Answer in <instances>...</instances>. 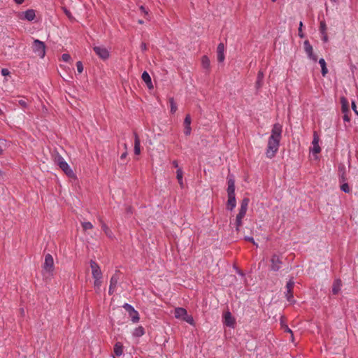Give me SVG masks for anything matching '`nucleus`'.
I'll return each mask as SVG.
<instances>
[{
	"label": "nucleus",
	"instance_id": "nucleus-24",
	"mask_svg": "<svg viewBox=\"0 0 358 358\" xmlns=\"http://www.w3.org/2000/svg\"><path fill=\"white\" fill-rule=\"evenodd\" d=\"M114 352L117 356H120L123 353L122 345L120 343H117L114 346Z\"/></svg>",
	"mask_w": 358,
	"mask_h": 358
},
{
	"label": "nucleus",
	"instance_id": "nucleus-36",
	"mask_svg": "<svg viewBox=\"0 0 358 358\" xmlns=\"http://www.w3.org/2000/svg\"><path fill=\"white\" fill-rule=\"evenodd\" d=\"M224 45L222 43H220L217 48V53H224Z\"/></svg>",
	"mask_w": 358,
	"mask_h": 358
},
{
	"label": "nucleus",
	"instance_id": "nucleus-59",
	"mask_svg": "<svg viewBox=\"0 0 358 358\" xmlns=\"http://www.w3.org/2000/svg\"><path fill=\"white\" fill-rule=\"evenodd\" d=\"M313 152V148H310V152Z\"/></svg>",
	"mask_w": 358,
	"mask_h": 358
},
{
	"label": "nucleus",
	"instance_id": "nucleus-23",
	"mask_svg": "<svg viewBox=\"0 0 358 358\" xmlns=\"http://www.w3.org/2000/svg\"><path fill=\"white\" fill-rule=\"evenodd\" d=\"M319 64H320V68H322V76H325L328 73V69L327 68L324 59H320L319 61Z\"/></svg>",
	"mask_w": 358,
	"mask_h": 358
},
{
	"label": "nucleus",
	"instance_id": "nucleus-58",
	"mask_svg": "<svg viewBox=\"0 0 358 358\" xmlns=\"http://www.w3.org/2000/svg\"><path fill=\"white\" fill-rule=\"evenodd\" d=\"M3 150L0 148V155L2 154Z\"/></svg>",
	"mask_w": 358,
	"mask_h": 358
},
{
	"label": "nucleus",
	"instance_id": "nucleus-35",
	"mask_svg": "<svg viewBox=\"0 0 358 358\" xmlns=\"http://www.w3.org/2000/svg\"><path fill=\"white\" fill-rule=\"evenodd\" d=\"M282 327L285 329V331L291 334V339H292V341H294V336H293V333H292V331L288 327L287 325L286 324H282Z\"/></svg>",
	"mask_w": 358,
	"mask_h": 358
},
{
	"label": "nucleus",
	"instance_id": "nucleus-19",
	"mask_svg": "<svg viewBox=\"0 0 358 358\" xmlns=\"http://www.w3.org/2000/svg\"><path fill=\"white\" fill-rule=\"evenodd\" d=\"M142 80L147 84L148 87H152L151 78L147 71H144L142 73Z\"/></svg>",
	"mask_w": 358,
	"mask_h": 358
},
{
	"label": "nucleus",
	"instance_id": "nucleus-62",
	"mask_svg": "<svg viewBox=\"0 0 358 358\" xmlns=\"http://www.w3.org/2000/svg\"><path fill=\"white\" fill-rule=\"evenodd\" d=\"M357 116H358V114H357Z\"/></svg>",
	"mask_w": 358,
	"mask_h": 358
},
{
	"label": "nucleus",
	"instance_id": "nucleus-5",
	"mask_svg": "<svg viewBox=\"0 0 358 358\" xmlns=\"http://www.w3.org/2000/svg\"><path fill=\"white\" fill-rule=\"evenodd\" d=\"M33 51L37 54V55L38 57H40L41 58H43L45 57V44L36 39L34 41V43H33Z\"/></svg>",
	"mask_w": 358,
	"mask_h": 358
},
{
	"label": "nucleus",
	"instance_id": "nucleus-53",
	"mask_svg": "<svg viewBox=\"0 0 358 358\" xmlns=\"http://www.w3.org/2000/svg\"><path fill=\"white\" fill-rule=\"evenodd\" d=\"M173 165L176 168H178V162H177V161H173Z\"/></svg>",
	"mask_w": 358,
	"mask_h": 358
},
{
	"label": "nucleus",
	"instance_id": "nucleus-44",
	"mask_svg": "<svg viewBox=\"0 0 358 358\" xmlns=\"http://www.w3.org/2000/svg\"><path fill=\"white\" fill-rule=\"evenodd\" d=\"M343 120L345 122H350V117L349 115V113H344L343 115Z\"/></svg>",
	"mask_w": 358,
	"mask_h": 358
},
{
	"label": "nucleus",
	"instance_id": "nucleus-13",
	"mask_svg": "<svg viewBox=\"0 0 358 358\" xmlns=\"http://www.w3.org/2000/svg\"><path fill=\"white\" fill-rule=\"evenodd\" d=\"M118 279H119V278L116 274L113 275L111 277L110 281L109 290H108V292L110 294H113L114 293V292L115 291V288H116L117 284L118 282Z\"/></svg>",
	"mask_w": 358,
	"mask_h": 358
},
{
	"label": "nucleus",
	"instance_id": "nucleus-28",
	"mask_svg": "<svg viewBox=\"0 0 358 358\" xmlns=\"http://www.w3.org/2000/svg\"><path fill=\"white\" fill-rule=\"evenodd\" d=\"M101 228L103 230V231L105 232V234H106L107 236H108L109 238H112L113 237V233L112 231H110V229L106 226V224L104 223H102V225H101Z\"/></svg>",
	"mask_w": 358,
	"mask_h": 358
},
{
	"label": "nucleus",
	"instance_id": "nucleus-60",
	"mask_svg": "<svg viewBox=\"0 0 358 358\" xmlns=\"http://www.w3.org/2000/svg\"><path fill=\"white\" fill-rule=\"evenodd\" d=\"M332 2H336V0H331Z\"/></svg>",
	"mask_w": 358,
	"mask_h": 358
},
{
	"label": "nucleus",
	"instance_id": "nucleus-4",
	"mask_svg": "<svg viewBox=\"0 0 358 358\" xmlns=\"http://www.w3.org/2000/svg\"><path fill=\"white\" fill-rule=\"evenodd\" d=\"M174 315L176 318L182 320L189 324H194L193 317L189 315L187 310L183 308H176L174 310Z\"/></svg>",
	"mask_w": 358,
	"mask_h": 358
},
{
	"label": "nucleus",
	"instance_id": "nucleus-14",
	"mask_svg": "<svg viewBox=\"0 0 358 358\" xmlns=\"http://www.w3.org/2000/svg\"><path fill=\"white\" fill-rule=\"evenodd\" d=\"M227 185V194H235V181L232 177H228Z\"/></svg>",
	"mask_w": 358,
	"mask_h": 358
},
{
	"label": "nucleus",
	"instance_id": "nucleus-61",
	"mask_svg": "<svg viewBox=\"0 0 358 358\" xmlns=\"http://www.w3.org/2000/svg\"><path fill=\"white\" fill-rule=\"evenodd\" d=\"M276 0H272V1L275 2Z\"/></svg>",
	"mask_w": 358,
	"mask_h": 358
},
{
	"label": "nucleus",
	"instance_id": "nucleus-33",
	"mask_svg": "<svg viewBox=\"0 0 358 358\" xmlns=\"http://www.w3.org/2000/svg\"><path fill=\"white\" fill-rule=\"evenodd\" d=\"M321 151V148L318 144V139L315 136V154L319 153Z\"/></svg>",
	"mask_w": 358,
	"mask_h": 358
},
{
	"label": "nucleus",
	"instance_id": "nucleus-1",
	"mask_svg": "<svg viewBox=\"0 0 358 358\" xmlns=\"http://www.w3.org/2000/svg\"><path fill=\"white\" fill-rule=\"evenodd\" d=\"M282 126L276 123L273 126L271 134L268 140L266 155L268 158H273L278 150L281 139Z\"/></svg>",
	"mask_w": 358,
	"mask_h": 358
},
{
	"label": "nucleus",
	"instance_id": "nucleus-51",
	"mask_svg": "<svg viewBox=\"0 0 358 358\" xmlns=\"http://www.w3.org/2000/svg\"><path fill=\"white\" fill-rule=\"evenodd\" d=\"M127 151H125L124 152H123V153L121 155V156H120V159H125V158H126V157H127Z\"/></svg>",
	"mask_w": 358,
	"mask_h": 358
},
{
	"label": "nucleus",
	"instance_id": "nucleus-10",
	"mask_svg": "<svg viewBox=\"0 0 358 358\" xmlns=\"http://www.w3.org/2000/svg\"><path fill=\"white\" fill-rule=\"evenodd\" d=\"M90 267L94 279L102 278V272L99 266L94 260L90 261Z\"/></svg>",
	"mask_w": 358,
	"mask_h": 358
},
{
	"label": "nucleus",
	"instance_id": "nucleus-2",
	"mask_svg": "<svg viewBox=\"0 0 358 358\" xmlns=\"http://www.w3.org/2000/svg\"><path fill=\"white\" fill-rule=\"evenodd\" d=\"M54 162L56 164H57L59 168L69 177L74 176V173L73 170L70 168L67 162L64 160V159L58 153L54 155L53 156Z\"/></svg>",
	"mask_w": 358,
	"mask_h": 358
},
{
	"label": "nucleus",
	"instance_id": "nucleus-46",
	"mask_svg": "<svg viewBox=\"0 0 358 358\" xmlns=\"http://www.w3.org/2000/svg\"><path fill=\"white\" fill-rule=\"evenodd\" d=\"M352 109L355 113V114H358V110H357V106L354 101H352Z\"/></svg>",
	"mask_w": 358,
	"mask_h": 358
},
{
	"label": "nucleus",
	"instance_id": "nucleus-7",
	"mask_svg": "<svg viewBox=\"0 0 358 358\" xmlns=\"http://www.w3.org/2000/svg\"><path fill=\"white\" fill-rule=\"evenodd\" d=\"M54 269V260L51 255L48 254L45 255V262L43 264V270L45 273L51 274Z\"/></svg>",
	"mask_w": 358,
	"mask_h": 358
},
{
	"label": "nucleus",
	"instance_id": "nucleus-45",
	"mask_svg": "<svg viewBox=\"0 0 358 358\" xmlns=\"http://www.w3.org/2000/svg\"><path fill=\"white\" fill-rule=\"evenodd\" d=\"M245 239L248 241H250L251 243H252L254 245H255L256 246H257V243H255L254 238L252 237H250V236H246L245 238Z\"/></svg>",
	"mask_w": 358,
	"mask_h": 358
},
{
	"label": "nucleus",
	"instance_id": "nucleus-9",
	"mask_svg": "<svg viewBox=\"0 0 358 358\" xmlns=\"http://www.w3.org/2000/svg\"><path fill=\"white\" fill-rule=\"evenodd\" d=\"M294 286V281L293 278L289 279V280L287 282L286 285V292H285V297L287 298V300L292 303L293 302V294H292V289Z\"/></svg>",
	"mask_w": 358,
	"mask_h": 358
},
{
	"label": "nucleus",
	"instance_id": "nucleus-32",
	"mask_svg": "<svg viewBox=\"0 0 358 358\" xmlns=\"http://www.w3.org/2000/svg\"><path fill=\"white\" fill-rule=\"evenodd\" d=\"M82 226L84 230L91 229L93 228V225L90 222H84L82 223Z\"/></svg>",
	"mask_w": 358,
	"mask_h": 358
},
{
	"label": "nucleus",
	"instance_id": "nucleus-54",
	"mask_svg": "<svg viewBox=\"0 0 358 358\" xmlns=\"http://www.w3.org/2000/svg\"><path fill=\"white\" fill-rule=\"evenodd\" d=\"M20 313H21V315H24V310L23 308L20 309Z\"/></svg>",
	"mask_w": 358,
	"mask_h": 358
},
{
	"label": "nucleus",
	"instance_id": "nucleus-30",
	"mask_svg": "<svg viewBox=\"0 0 358 358\" xmlns=\"http://www.w3.org/2000/svg\"><path fill=\"white\" fill-rule=\"evenodd\" d=\"M101 279L102 278L94 279V286L97 292L99 291L101 289V283H102Z\"/></svg>",
	"mask_w": 358,
	"mask_h": 358
},
{
	"label": "nucleus",
	"instance_id": "nucleus-47",
	"mask_svg": "<svg viewBox=\"0 0 358 358\" xmlns=\"http://www.w3.org/2000/svg\"><path fill=\"white\" fill-rule=\"evenodd\" d=\"M139 8L146 16L148 15V10L143 6H141Z\"/></svg>",
	"mask_w": 358,
	"mask_h": 358
},
{
	"label": "nucleus",
	"instance_id": "nucleus-43",
	"mask_svg": "<svg viewBox=\"0 0 358 358\" xmlns=\"http://www.w3.org/2000/svg\"><path fill=\"white\" fill-rule=\"evenodd\" d=\"M63 10H64V13L66 14V15L69 19L73 18L72 15H71V12L69 10H67L66 8H63Z\"/></svg>",
	"mask_w": 358,
	"mask_h": 358
},
{
	"label": "nucleus",
	"instance_id": "nucleus-39",
	"mask_svg": "<svg viewBox=\"0 0 358 358\" xmlns=\"http://www.w3.org/2000/svg\"><path fill=\"white\" fill-rule=\"evenodd\" d=\"M123 307L129 312V313H131V312L135 310L133 306L128 303H125Z\"/></svg>",
	"mask_w": 358,
	"mask_h": 358
},
{
	"label": "nucleus",
	"instance_id": "nucleus-17",
	"mask_svg": "<svg viewBox=\"0 0 358 358\" xmlns=\"http://www.w3.org/2000/svg\"><path fill=\"white\" fill-rule=\"evenodd\" d=\"M236 205L235 194H228L227 208L232 210Z\"/></svg>",
	"mask_w": 358,
	"mask_h": 358
},
{
	"label": "nucleus",
	"instance_id": "nucleus-52",
	"mask_svg": "<svg viewBox=\"0 0 358 358\" xmlns=\"http://www.w3.org/2000/svg\"><path fill=\"white\" fill-rule=\"evenodd\" d=\"M14 1H15L17 4H22V3L24 2V0H14Z\"/></svg>",
	"mask_w": 358,
	"mask_h": 358
},
{
	"label": "nucleus",
	"instance_id": "nucleus-41",
	"mask_svg": "<svg viewBox=\"0 0 358 358\" xmlns=\"http://www.w3.org/2000/svg\"><path fill=\"white\" fill-rule=\"evenodd\" d=\"M191 131H192V129H191V127H190V126H185V129H184V134H185L186 136H189V135H190V134H191Z\"/></svg>",
	"mask_w": 358,
	"mask_h": 358
},
{
	"label": "nucleus",
	"instance_id": "nucleus-18",
	"mask_svg": "<svg viewBox=\"0 0 358 358\" xmlns=\"http://www.w3.org/2000/svg\"><path fill=\"white\" fill-rule=\"evenodd\" d=\"M341 286H342V282L340 280H334V282L333 287H332L333 294H338L341 290Z\"/></svg>",
	"mask_w": 358,
	"mask_h": 358
},
{
	"label": "nucleus",
	"instance_id": "nucleus-48",
	"mask_svg": "<svg viewBox=\"0 0 358 358\" xmlns=\"http://www.w3.org/2000/svg\"><path fill=\"white\" fill-rule=\"evenodd\" d=\"M9 73H10V72H9V71L7 69H1V74L3 76H6L9 75Z\"/></svg>",
	"mask_w": 358,
	"mask_h": 358
},
{
	"label": "nucleus",
	"instance_id": "nucleus-21",
	"mask_svg": "<svg viewBox=\"0 0 358 358\" xmlns=\"http://www.w3.org/2000/svg\"><path fill=\"white\" fill-rule=\"evenodd\" d=\"M303 46H304V49H305V51L306 52V53L308 54V57L310 58L312 57V46L310 44L309 41H305L304 43H303Z\"/></svg>",
	"mask_w": 358,
	"mask_h": 358
},
{
	"label": "nucleus",
	"instance_id": "nucleus-16",
	"mask_svg": "<svg viewBox=\"0 0 358 358\" xmlns=\"http://www.w3.org/2000/svg\"><path fill=\"white\" fill-rule=\"evenodd\" d=\"M341 110L343 113H350L349 102L344 96L341 98Z\"/></svg>",
	"mask_w": 358,
	"mask_h": 358
},
{
	"label": "nucleus",
	"instance_id": "nucleus-25",
	"mask_svg": "<svg viewBox=\"0 0 358 358\" xmlns=\"http://www.w3.org/2000/svg\"><path fill=\"white\" fill-rule=\"evenodd\" d=\"M263 78H264L263 73L262 71H259L258 75H257V80L256 82V87L257 88H259L262 87Z\"/></svg>",
	"mask_w": 358,
	"mask_h": 358
},
{
	"label": "nucleus",
	"instance_id": "nucleus-26",
	"mask_svg": "<svg viewBox=\"0 0 358 358\" xmlns=\"http://www.w3.org/2000/svg\"><path fill=\"white\" fill-rule=\"evenodd\" d=\"M183 173L181 169H178L177 170V179L178 182L181 187H183V180H182Z\"/></svg>",
	"mask_w": 358,
	"mask_h": 358
},
{
	"label": "nucleus",
	"instance_id": "nucleus-8",
	"mask_svg": "<svg viewBox=\"0 0 358 358\" xmlns=\"http://www.w3.org/2000/svg\"><path fill=\"white\" fill-rule=\"evenodd\" d=\"M17 16L20 20L31 22L36 17V11L34 9H28L24 12L19 13Z\"/></svg>",
	"mask_w": 358,
	"mask_h": 358
},
{
	"label": "nucleus",
	"instance_id": "nucleus-22",
	"mask_svg": "<svg viewBox=\"0 0 358 358\" xmlns=\"http://www.w3.org/2000/svg\"><path fill=\"white\" fill-rule=\"evenodd\" d=\"M145 334L143 327L140 326L136 327L133 331V336L135 337H141Z\"/></svg>",
	"mask_w": 358,
	"mask_h": 358
},
{
	"label": "nucleus",
	"instance_id": "nucleus-56",
	"mask_svg": "<svg viewBox=\"0 0 358 358\" xmlns=\"http://www.w3.org/2000/svg\"><path fill=\"white\" fill-rule=\"evenodd\" d=\"M302 26H303V23H302V22H300L299 27H301V29H302Z\"/></svg>",
	"mask_w": 358,
	"mask_h": 358
},
{
	"label": "nucleus",
	"instance_id": "nucleus-3",
	"mask_svg": "<svg viewBox=\"0 0 358 358\" xmlns=\"http://www.w3.org/2000/svg\"><path fill=\"white\" fill-rule=\"evenodd\" d=\"M249 204V199L245 198L241 201V207L239 209V212L236 216V229L238 230V228L242 224V219L245 217L248 206Z\"/></svg>",
	"mask_w": 358,
	"mask_h": 358
},
{
	"label": "nucleus",
	"instance_id": "nucleus-12",
	"mask_svg": "<svg viewBox=\"0 0 358 358\" xmlns=\"http://www.w3.org/2000/svg\"><path fill=\"white\" fill-rule=\"evenodd\" d=\"M271 267L272 270L277 271L280 268V265H281L282 262L278 255H273L271 257Z\"/></svg>",
	"mask_w": 358,
	"mask_h": 358
},
{
	"label": "nucleus",
	"instance_id": "nucleus-20",
	"mask_svg": "<svg viewBox=\"0 0 358 358\" xmlns=\"http://www.w3.org/2000/svg\"><path fill=\"white\" fill-rule=\"evenodd\" d=\"M327 25L324 22H320V33H322V40L326 41L327 40V35L326 33Z\"/></svg>",
	"mask_w": 358,
	"mask_h": 358
},
{
	"label": "nucleus",
	"instance_id": "nucleus-42",
	"mask_svg": "<svg viewBox=\"0 0 358 358\" xmlns=\"http://www.w3.org/2000/svg\"><path fill=\"white\" fill-rule=\"evenodd\" d=\"M217 60L219 62H222L224 59V53H217Z\"/></svg>",
	"mask_w": 358,
	"mask_h": 358
},
{
	"label": "nucleus",
	"instance_id": "nucleus-50",
	"mask_svg": "<svg viewBox=\"0 0 358 358\" xmlns=\"http://www.w3.org/2000/svg\"><path fill=\"white\" fill-rule=\"evenodd\" d=\"M299 36L301 38H303L304 37L303 33L302 31V29H301V27L299 28Z\"/></svg>",
	"mask_w": 358,
	"mask_h": 358
},
{
	"label": "nucleus",
	"instance_id": "nucleus-55",
	"mask_svg": "<svg viewBox=\"0 0 358 358\" xmlns=\"http://www.w3.org/2000/svg\"><path fill=\"white\" fill-rule=\"evenodd\" d=\"M138 22L141 24H143V21L142 20H138Z\"/></svg>",
	"mask_w": 358,
	"mask_h": 358
},
{
	"label": "nucleus",
	"instance_id": "nucleus-57",
	"mask_svg": "<svg viewBox=\"0 0 358 358\" xmlns=\"http://www.w3.org/2000/svg\"><path fill=\"white\" fill-rule=\"evenodd\" d=\"M124 147L125 150H127V145L126 143L124 145Z\"/></svg>",
	"mask_w": 358,
	"mask_h": 358
},
{
	"label": "nucleus",
	"instance_id": "nucleus-40",
	"mask_svg": "<svg viewBox=\"0 0 358 358\" xmlns=\"http://www.w3.org/2000/svg\"><path fill=\"white\" fill-rule=\"evenodd\" d=\"M62 59L64 62H68L71 60V56L69 54H63L62 55Z\"/></svg>",
	"mask_w": 358,
	"mask_h": 358
},
{
	"label": "nucleus",
	"instance_id": "nucleus-6",
	"mask_svg": "<svg viewBox=\"0 0 358 358\" xmlns=\"http://www.w3.org/2000/svg\"><path fill=\"white\" fill-rule=\"evenodd\" d=\"M93 50L101 59H107L110 56L108 50L103 45H95Z\"/></svg>",
	"mask_w": 358,
	"mask_h": 358
},
{
	"label": "nucleus",
	"instance_id": "nucleus-34",
	"mask_svg": "<svg viewBox=\"0 0 358 358\" xmlns=\"http://www.w3.org/2000/svg\"><path fill=\"white\" fill-rule=\"evenodd\" d=\"M341 189L343 192L345 193H349L350 192V186L348 183H344L341 186Z\"/></svg>",
	"mask_w": 358,
	"mask_h": 358
},
{
	"label": "nucleus",
	"instance_id": "nucleus-11",
	"mask_svg": "<svg viewBox=\"0 0 358 358\" xmlns=\"http://www.w3.org/2000/svg\"><path fill=\"white\" fill-rule=\"evenodd\" d=\"M236 320L229 311H227L223 315V322L229 327H234Z\"/></svg>",
	"mask_w": 358,
	"mask_h": 358
},
{
	"label": "nucleus",
	"instance_id": "nucleus-49",
	"mask_svg": "<svg viewBox=\"0 0 358 358\" xmlns=\"http://www.w3.org/2000/svg\"><path fill=\"white\" fill-rule=\"evenodd\" d=\"M141 48L143 51H145L147 50L146 44L145 43H142L141 44Z\"/></svg>",
	"mask_w": 358,
	"mask_h": 358
},
{
	"label": "nucleus",
	"instance_id": "nucleus-38",
	"mask_svg": "<svg viewBox=\"0 0 358 358\" xmlns=\"http://www.w3.org/2000/svg\"><path fill=\"white\" fill-rule=\"evenodd\" d=\"M185 126H190L191 124V117L189 115H187L184 120Z\"/></svg>",
	"mask_w": 358,
	"mask_h": 358
},
{
	"label": "nucleus",
	"instance_id": "nucleus-31",
	"mask_svg": "<svg viewBox=\"0 0 358 358\" xmlns=\"http://www.w3.org/2000/svg\"><path fill=\"white\" fill-rule=\"evenodd\" d=\"M169 102H170V106H171V112L172 113H176V111L177 110V106H176V103L174 101L173 98H171L169 99Z\"/></svg>",
	"mask_w": 358,
	"mask_h": 358
},
{
	"label": "nucleus",
	"instance_id": "nucleus-29",
	"mask_svg": "<svg viewBox=\"0 0 358 358\" xmlns=\"http://www.w3.org/2000/svg\"><path fill=\"white\" fill-rule=\"evenodd\" d=\"M129 315L131 318V321L134 323L138 322L139 320V316H138V313L136 310H134L133 312H131V313H129Z\"/></svg>",
	"mask_w": 358,
	"mask_h": 358
},
{
	"label": "nucleus",
	"instance_id": "nucleus-37",
	"mask_svg": "<svg viewBox=\"0 0 358 358\" xmlns=\"http://www.w3.org/2000/svg\"><path fill=\"white\" fill-rule=\"evenodd\" d=\"M77 71L79 73L83 71V66L81 62H77L76 63Z\"/></svg>",
	"mask_w": 358,
	"mask_h": 358
},
{
	"label": "nucleus",
	"instance_id": "nucleus-15",
	"mask_svg": "<svg viewBox=\"0 0 358 358\" xmlns=\"http://www.w3.org/2000/svg\"><path fill=\"white\" fill-rule=\"evenodd\" d=\"M134 153L136 155L141 153V141L138 135L134 132Z\"/></svg>",
	"mask_w": 358,
	"mask_h": 358
},
{
	"label": "nucleus",
	"instance_id": "nucleus-27",
	"mask_svg": "<svg viewBox=\"0 0 358 358\" xmlns=\"http://www.w3.org/2000/svg\"><path fill=\"white\" fill-rule=\"evenodd\" d=\"M202 66L204 69H208L210 66V60L208 57L203 56L201 59Z\"/></svg>",
	"mask_w": 358,
	"mask_h": 358
}]
</instances>
